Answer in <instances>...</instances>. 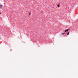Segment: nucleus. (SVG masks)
<instances>
[{
    "mask_svg": "<svg viewBox=\"0 0 78 78\" xmlns=\"http://www.w3.org/2000/svg\"><path fill=\"white\" fill-rule=\"evenodd\" d=\"M2 5H0V8H2Z\"/></svg>",
    "mask_w": 78,
    "mask_h": 78,
    "instance_id": "1",
    "label": "nucleus"
},
{
    "mask_svg": "<svg viewBox=\"0 0 78 78\" xmlns=\"http://www.w3.org/2000/svg\"><path fill=\"white\" fill-rule=\"evenodd\" d=\"M68 30H69V29L65 30V32H66Z\"/></svg>",
    "mask_w": 78,
    "mask_h": 78,
    "instance_id": "2",
    "label": "nucleus"
},
{
    "mask_svg": "<svg viewBox=\"0 0 78 78\" xmlns=\"http://www.w3.org/2000/svg\"><path fill=\"white\" fill-rule=\"evenodd\" d=\"M69 32H68V33H67V35H68L69 34Z\"/></svg>",
    "mask_w": 78,
    "mask_h": 78,
    "instance_id": "3",
    "label": "nucleus"
},
{
    "mask_svg": "<svg viewBox=\"0 0 78 78\" xmlns=\"http://www.w3.org/2000/svg\"><path fill=\"white\" fill-rule=\"evenodd\" d=\"M65 34V32H64V33H62V35H63L64 34Z\"/></svg>",
    "mask_w": 78,
    "mask_h": 78,
    "instance_id": "4",
    "label": "nucleus"
},
{
    "mask_svg": "<svg viewBox=\"0 0 78 78\" xmlns=\"http://www.w3.org/2000/svg\"><path fill=\"white\" fill-rule=\"evenodd\" d=\"M57 6L58 7H60V5H57Z\"/></svg>",
    "mask_w": 78,
    "mask_h": 78,
    "instance_id": "5",
    "label": "nucleus"
},
{
    "mask_svg": "<svg viewBox=\"0 0 78 78\" xmlns=\"http://www.w3.org/2000/svg\"><path fill=\"white\" fill-rule=\"evenodd\" d=\"M29 14L30 16V15H31V13L30 12L29 13Z\"/></svg>",
    "mask_w": 78,
    "mask_h": 78,
    "instance_id": "6",
    "label": "nucleus"
},
{
    "mask_svg": "<svg viewBox=\"0 0 78 78\" xmlns=\"http://www.w3.org/2000/svg\"><path fill=\"white\" fill-rule=\"evenodd\" d=\"M1 13L0 12V14H1Z\"/></svg>",
    "mask_w": 78,
    "mask_h": 78,
    "instance_id": "7",
    "label": "nucleus"
}]
</instances>
